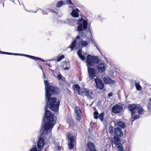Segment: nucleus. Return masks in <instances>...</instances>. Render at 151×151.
Here are the masks:
<instances>
[{
    "instance_id": "1",
    "label": "nucleus",
    "mask_w": 151,
    "mask_h": 151,
    "mask_svg": "<svg viewBox=\"0 0 151 151\" xmlns=\"http://www.w3.org/2000/svg\"><path fill=\"white\" fill-rule=\"evenodd\" d=\"M45 86L46 99L47 101V107L55 112L58 111L60 105V101H57L55 98H50L52 93L57 94L59 91V89L56 87L52 86L49 84L47 81L44 80Z\"/></svg>"
},
{
    "instance_id": "2",
    "label": "nucleus",
    "mask_w": 151,
    "mask_h": 151,
    "mask_svg": "<svg viewBox=\"0 0 151 151\" xmlns=\"http://www.w3.org/2000/svg\"><path fill=\"white\" fill-rule=\"evenodd\" d=\"M45 117L47 121L44 124L45 129L42 132L43 134H47L50 133L52 128L55 124L54 115L47 110V108L45 109Z\"/></svg>"
},
{
    "instance_id": "3",
    "label": "nucleus",
    "mask_w": 151,
    "mask_h": 151,
    "mask_svg": "<svg viewBox=\"0 0 151 151\" xmlns=\"http://www.w3.org/2000/svg\"><path fill=\"white\" fill-rule=\"evenodd\" d=\"M84 34L81 32L76 37V39L70 46L71 51L73 50L74 47L76 49H78L81 47V46L82 47H86L88 44L91 43V36L90 37L88 38L86 41L83 40L81 41V40H83L81 37Z\"/></svg>"
},
{
    "instance_id": "4",
    "label": "nucleus",
    "mask_w": 151,
    "mask_h": 151,
    "mask_svg": "<svg viewBox=\"0 0 151 151\" xmlns=\"http://www.w3.org/2000/svg\"><path fill=\"white\" fill-rule=\"evenodd\" d=\"M73 23H74V24H78L77 29V31L79 32H81L87 28L88 22L86 20H83L82 19H68L63 22V23L64 24L70 25L72 24Z\"/></svg>"
},
{
    "instance_id": "5",
    "label": "nucleus",
    "mask_w": 151,
    "mask_h": 151,
    "mask_svg": "<svg viewBox=\"0 0 151 151\" xmlns=\"http://www.w3.org/2000/svg\"><path fill=\"white\" fill-rule=\"evenodd\" d=\"M86 65L88 67L90 66H94L99 62V60L97 56H92L89 55L86 58Z\"/></svg>"
},
{
    "instance_id": "6",
    "label": "nucleus",
    "mask_w": 151,
    "mask_h": 151,
    "mask_svg": "<svg viewBox=\"0 0 151 151\" xmlns=\"http://www.w3.org/2000/svg\"><path fill=\"white\" fill-rule=\"evenodd\" d=\"M120 139L116 136H114V139H112L111 141V144L113 147V145H115L116 146V147L119 151H122L123 150V147H122Z\"/></svg>"
},
{
    "instance_id": "7",
    "label": "nucleus",
    "mask_w": 151,
    "mask_h": 151,
    "mask_svg": "<svg viewBox=\"0 0 151 151\" xmlns=\"http://www.w3.org/2000/svg\"><path fill=\"white\" fill-rule=\"evenodd\" d=\"M44 144V139L42 138H40L39 139L37 142L38 150H37L36 147H34L31 148L30 151H41V150L43 148Z\"/></svg>"
},
{
    "instance_id": "8",
    "label": "nucleus",
    "mask_w": 151,
    "mask_h": 151,
    "mask_svg": "<svg viewBox=\"0 0 151 151\" xmlns=\"http://www.w3.org/2000/svg\"><path fill=\"white\" fill-rule=\"evenodd\" d=\"M137 104H130L128 106V110L130 111L131 116L133 117V115L137 113Z\"/></svg>"
},
{
    "instance_id": "9",
    "label": "nucleus",
    "mask_w": 151,
    "mask_h": 151,
    "mask_svg": "<svg viewBox=\"0 0 151 151\" xmlns=\"http://www.w3.org/2000/svg\"><path fill=\"white\" fill-rule=\"evenodd\" d=\"M122 110V107L117 104L113 106L112 109V112L114 113H119Z\"/></svg>"
},
{
    "instance_id": "10",
    "label": "nucleus",
    "mask_w": 151,
    "mask_h": 151,
    "mask_svg": "<svg viewBox=\"0 0 151 151\" xmlns=\"http://www.w3.org/2000/svg\"><path fill=\"white\" fill-rule=\"evenodd\" d=\"M97 88L100 89H102L104 87V84L99 79L96 78L94 80Z\"/></svg>"
},
{
    "instance_id": "11",
    "label": "nucleus",
    "mask_w": 151,
    "mask_h": 151,
    "mask_svg": "<svg viewBox=\"0 0 151 151\" xmlns=\"http://www.w3.org/2000/svg\"><path fill=\"white\" fill-rule=\"evenodd\" d=\"M88 71L89 75V78L93 79L95 77V72L94 68L90 67L88 68Z\"/></svg>"
},
{
    "instance_id": "12",
    "label": "nucleus",
    "mask_w": 151,
    "mask_h": 151,
    "mask_svg": "<svg viewBox=\"0 0 151 151\" xmlns=\"http://www.w3.org/2000/svg\"><path fill=\"white\" fill-rule=\"evenodd\" d=\"M15 55H21L22 56H24L25 57H26L27 58H30L34 60H36L37 59L41 61L42 62H44V60L42 59L39 58L38 57H36L29 55H27L26 54H19V53H17V54H15Z\"/></svg>"
},
{
    "instance_id": "13",
    "label": "nucleus",
    "mask_w": 151,
    "mask_h": 151,
    "mask_svg": "<svg viewBox=\"0 0 151 151\" xmlns=\"http://www.w3.org/2000/svg\"><path fill=\"white\" fill-rule=\"evenodd\" d=\"M97 70L100 73H103L105 70L104 64L101 63H99L97 66Z\"/></svg>"
},
{
    "instance_id": "14",
    "label": "nucleus",
    "mask_w": 151,
    "mask_h": 151,
    "mask_svg": "<svg viewBox=\"0 0 151 151\" xmlns=\"http://www.w3.org/2000/svg\"><path fill=\"white\" fill-rule=\"evenodd\" d=\"M75 112L76 114L77 118V120L79 121L80 119L81 118V111L79 107L76 106L75 109Z\"/></svg>"
},
{
    "instance_id": "15",
    "label": "nucleus",
    "mask_w": 151,
    "mask_h": 151,
    "mask_svg": "<svg viewBox=\"0 0 151 151\" xmlns=\"http://www.w3.org/2000/svg\"><path fill=\"white\" fill-rule=\"evenodd\" d=\"M104 80L105 83L107 84H112L115 83L114 80H112L109 76H106L104 77Z\"/></svg>"
},
{
    "instance_id": "16",
    "label": "nucleus",
    "mask_w": 151,
    "mask_h": 151,
    "mask_svg": "<svg viewBox=\"0 0 151 151\" xmlns=\"http://www.w3.org/2000/svg\"><path fill=\"white\" fill-rule=\"evenodd\" d=\"M114 134L117 136L121 137L123 135V133L121 129L119 127L116 128L114 129Z\"/></svg>"
},
{
    "instance_id": "17",
    "label": "nucleus",
    "mask_w": 151,
    "mask_h": 151,
    "mask_svg": "<svg viewBox=\"0 0 151 151\" xmlns=\"http://www.w3.org/2000/svg\"><path fill=\"white\" fill-rule=\"evenodd\" d=\"M137 111L138 114L140 115L144 114L145 112V111L143 109L142 107L139 104H137Z\"/></svg>"
},
{
    "instance_id": "18",
    "label": "nucleus",
    "mask_w": 151,
    "mask_h": 151,
    "mask_svg": "<svg viewBox=\"0 0 151 151\" xmlns=\"http://www.w3.org/2000/svg\"><path fill=\"white\" fill-rule=\"evenodd\" d=\"M72 10L71 13V15L73 17H78L80 12L79 10L77 8L74 9Z\"/></svg>"
},
{
    "instance_id": "19",
    "label": "nucleus",
    "mask_w": 151,
    "mask_h": 151,
    "mask_svg": "<svg viewBox=\"0 0 151 151\" xmlns=\"http://www.w3.org/2000/svg\"><path fill=\"white\" fill-rule=\"evenodd\" d=\"M73 88L74 92L79 95L81 92L80 87L79 85L77 84L73 86Z\"/></svg>"
},
{
    "instance_id": "20",
    "label": "nucleus",
    "mask_w": 151,
    "mask_h": 151,
    "mask_svg": "<svg viewBox=\"0 0 151 151\" xmlns=\"http://www.w3.org/2000/svg\"><path fill=\"white\" fill-rule=\"evenodd\" d=\"M62 67L65 70H69L70 69V64L69 63L67 62H64L61 64Z\"/></svg>"
},
{
    "instance_id": "21",
    "label": "nucleus",
    "mask_w": 151,
    "mask_h": 151,
    "mask_svg": "<svg viewBox=\"0 0 151 151\" xmlns=\"http://www.w3.org/2000/svg\"><path fill=\"white\" fill-rule=\"evenodd\" d=\"M87 92L86 95V96H87L88 98L90 99H92L93 98L92 96V94L93 93V91L92 90L87 89Z\"/></svg>"
},
{
    "instance_id": "22",
    "label": "nucleus",
    "mask_w": 151,
    "mask_h": 151,
    "mask_svg": "<svg viewBox=\"0 0 151 151\" xmlns=\"http://www.w3.org/2000/svg\"><path fill=\"white\" fill-rule=\"evenodd\" d=\"M88 148L91 151H96L95 150V148L93 144L90 142H89L87 143Z\"/></svg>"
},
{
    "instance_id": "23",
    "label": "nucleus",
    "mask_w": 151,
    "mask_h": 151,
    "mask_svg": "<svg viewBox=\"0 0 151 151\" xmlns=\"http://www.w3.org/2000/svg\"><path fill=\"white\" fill-rule=\"evenodd\" d=\"M82 52L83 53V52H82L81 49H79L78 52V55L80 59L83 61L85 60V58L84 56L82 55Z\"/></svg>"
},
{
    "instance_id": "24",
    "label": "nucleus",
    "mask_w": 151,
    "mask_h": 151,
    "mask_svg": "<svg viewBox=\"0 0 151 151\" xmlns=\"http://www.w3.org/2000/svg\"><path fill=\"white\" fill-rule=\"evenodd\" d=\"M87 89L83 88L81 89V92L79 95L83 96H86Z\"/></svg>"
},
{
    "instance_id": "25",
    "label": "nucleus",
    "mask_w": 151,
    "mask_h": 151,
    "mask_svg": "<svg viewBox=\"0 0 151 151\" xmlns=\"http://www.w3.org/2000/svg\"><path fill=\"white\" fill-rule=\"evenodd\" d=\"M132 82L135 83L137 89L138 91H140L141 89V86L139 84V82L136 81H133Z\"/></svg>"
},
{
    "instance_id": "26",
    "label": "nucleus",
    "mask_w": 151,
    "mask_h": 151,
    "mask_svg": "<svg viewBox=\"0 0 151 151\" xmlns=\"http://www.w3.org/2000/svg\"><path fill=\"white\" fill-rule=\"evenodd\" d=\"M57 78L60 82L63 81L65 80V78L59 73L57 75Z\"/></svg>"
},
{
    "instance_id": "27",
    "label": "nucleus",
    "mask_w": 151,
    "mask_h": 151,
    "mask_svg": "<svg viewBox=\"0 0 151 151\" xmlns=\"http://www.w3.org/2000/svg\"><path fill=\"white\" fill-rule=\"evenodd\" d=\"M63 0H62V1H58L56 4V6L59 8L61 7L63 5L65 4V2Z\"/></svg>"
},
{
    "instance_id": "28",
    "label": "nucleus",
    "mask_w": 151,
    "mask_h": 151,
    "mask_svg": "<svg viewBox=\"0 0 151 151\" xmlns=\"http://www.w3.org/2000/svg\"><path fill=\"white\" fill-rule=\"evenodd\" d=\"M66 1L68 4V6L69 7L72 8V9H75L74 5L73 4L72 2L70 0H66Z\"/></svg>"
},
{
    "instance_id": "29",
    "label": "nucleus",
    "mask_w": 151,
    "mask_h": 151,
    "mask_svg": "<svg viewBox=\"0 0 151 151\" xmlns=\"http://www.w3.org/2000/svg\"><path fill=\"white\" fill-rule=\"evenodd\" d=\"M117 124L118 126L121 127L122 128H124L125 127L124 123L122 122L119 121L117 122Z\"/></svg>"
},
{
    "instance_id": "30",
    "label": "nucleus",
    "mask_w": 151,
    "mask_h": 151,
    "mask_svg": "<svg viewBox=\"0 0 151 151\" xmlns=\"http://www.w3.org/2000/svg\"><path fill=\"white\" fill-rule=\"evenodd\" d=\"M67 121L70 125L73 124V119L71 116H69L68 117Z\"/></svg>"
},
{
    "instance_id": "31",
    "label": "nucleus",
    "mask_w": 151,
    "mask_h": 151,
    "mask_svg": "<svg viewBox=\"0 0 151 151\" xmlns=\"http://www.w3.org/2000/svg\"><path fill=\"white\" fill-rule=\"evenodd\" d=\"M104 116V113H101L99 116V118L102 122H103V121Z\"/></svg>"
},
{
    "instance_id": "32",
    "label": "nucleus",
    "mask_w": 151,
    "mask_h": 151,
    "mask_svg": "<svg viewBox=\"0 0 151 151\" xmlns=\"http://www.w3.org/2000/svg\"><path fill=\"white\" fill-rule=\"evenodd\" d=\"M65 58V56L64 55H62L60 56V55L58 56L57 57V62H59L61 61V60Z\"/></svg>"
},
{
    "instance_id": "33",
    "label": "nucleus",
    "mask_w": 151,
    "mask_h": 151,
    "mask_svg": "<svg viewBox=\"0 0 151 151\" xmlns=\"http://www.w3.org/2000/svg\"><path fill=\"white\" fill-rule=\"evenodd\" d=\"M68 139L70 140V142H73L74 140V137L71 134H69L68 135Z\"/></svg>"
},
{
    "instance_id": "34",
    "label": "nucleus",
    "mask_w": 151,
    "mask_h": 151,
    "mask_svg": "<svg viewBox=\"0 0 151 151\" xmlns=\"http://www.w3.org/2000/svg\"><path fill=\"white\" fill-rule=\"evenodd\" d=\"M99 113L95 111L93 113L94 118L95 119H97L98 118Z\"/></svg>"
},
{
    "instance_id": "35",
    "label": "nucleus",
    "mask_w": 151,
    "mask_h": 151,
    "mask_svg": "<svg viewBox=\"0 0 151 151\" xmlns=\"http://www.w3.org/2000/svg\"><path fill=\"white\" fill-rule=\"evenodd\" d=\"M73 142H70V143L68 144V147L69 149H71L73 148Z\"/></svg>"
},
{
    "instance_id": "36",
    "label": "nucleus",
    "mask_w": 151,
    "mask_h": 151,
    "mask_svg": "<svg viewBox=\"0 0 151 151\" xmlns=\"http://www.w3.org/2000/svg\"><path fill=\"white\" fill-rule=\"evenodd\" d=\"M133 117H132V118H133V121H134L135 120L138 119L139 117V116L138 115H136L134 116V115H133Z\"/></svg>"
},
{
    "instance_id": "37",
    "label": "nucleus",
    "mask_w": 151,
    "mask_h": 151,
    "mask_svg": "<svg viewBox=\"0 0 151 151\" xmlns=\"http://www.w3.org/2000/svg\"><path fill=\"white\" fill-rule=\"evenodd\" d=\"M147 106L148 110L151 111V103H148Z\"/></svg>"
},
{
    "instance_id": "38",
    "label": "nucleus",
    "mask_w": 151,
    "mask_h": 151,
    "mask_svg": "<svg viewBox=\"0 0 151 151\" xmlns=\"http://www.w3.org/2000/svg\"><path fill=\"white\" fill-rule=\"evenodd\" d=\"M44 61L43 62H45V63H44V65H47L49 66V69L50 70H52L50 69V68H51V66L50 65H49L48 64L47 62V61H45V60H44Z\"/></svg>"
},
{
    "instance_id": "39",
    "label": "nucleus",
    "mask_w": 151,
    "mask_h": 151,
    "mask_svg": "<svg viewBox=\"0 0 151 151\" xmlns=\"http://www.w3.org/2000/svg\"><path fill=\"white\" fill-rule=\"evenodd\" d=\"M59 144L58 143H56L55 145H56V148H57L58 147V150H60L61 149V147L60 146L58 145Z\"/></svg>"
},
{
    "instance_id": "40",
    "label": "nucleus",
    "mask_w": 151,
    "mask_h": 151,
    "mask_svg": "<svg viewBox=\"0 0 151 151\" xmlns=\"http://www.w3.org/2000/svg\"><path fill=\"white\" fill-rule=\"evenodd\" d=\"M16 54L15 53H10V52H5V54H8V55H15V54Z\"/></svg>"
},
{
    "instance_id": "41",
    "label": "nucleus",
    "mask_w": 151,
    "mask_h": 151,
    "mask_svg": "<svg viewBox=\"0 0 151 151\" xmlns=\"http://www.w3.org/2000/svg\"><path fill=\"white\" fill-rule=\"evenodd\" d=\"M38 64L39 65V67L40 68V69H41V70H42L43 73V70H42V67L41 65H40V64H39V63H38Z\"/></svg>"
},
{
    "instance_id": "42",
    "label": "nucleus",
    "mask_w": 151,
    "mask_h": 151,
    "mask_svg": "<svg viewBox=\"0 0 151 151\" xmlns=\"http://www.w3.org/2000/svg\"><path fill=\"white\" fill-rule=\"evenodd\" d=\"M113 94L111 93H110L108 94V96L109 97H111L112 96Z\"/></svg>"
},
{
    "instance_id": "43",
    "label": "nucleus",
    "mask_w": 151,
    "mask_h": 151,
    "mask_svg": "<svg viewBox=\"0 0 151 151\" xmlns=\"http://www.w3.org/2000/svg\"><path fill=\"white\" fill-rule=\"evenodd\" d=\"M6 52H3L2 51H0V53L2 54H5Z\"/></svg>"
},
{
    "instance_id": "44",
    "label": "nucleus",
    "mask_w": 151,
    "mask_h": 151,
    "mask_svg": "<svg viewBox=\"0 0 151 151\" xmlns=\"http://www.w3.org/2000/svg\"><path fill=\"white\" fill-rule=\"evenodd\" d=\"M92 42V45H94V46H96V44H95V43L94 42H93V41H92L91 40Z\"/></svg>"
},
{
    "instance_id": "45",
    "label": "nucleus",
    "mask_w": 151,
    "mask_h": 151,
    "mask_svg": "<svg viewBox=\"0 0 151 151\" xmlns=\"http://www.w3.org/2000/svg\"><path fill=\"white\" fill-rule=\"evenodd\" d=\"M149 102L148 103H151V97L149 99Z\"/></svg>"
},
{
    "instance_id": "46",
    "label": "nucleus",
    "mask_w": 151,
    "mask_h": 151,
    "mask_svg": "<svg viewBox=\"0 0 151 151\" xmlns=\"http://www.w3.org/2000/svg\"><path fill=\"white\" fill-rule=\"evenodd\" d=\"M42 13L44 14H47V13H45V12H44L43 11H42Z\"/></svg>"
},
{
    "instance_id": "47",
    "label": "nucleus",
    "mask_w": 151,
    "mask_h": 151,
    "mask_svg": "<svg viewBox=\"0 0 151 151\" xmlns=\"http://www.w3.org/2000/svg\"><path fill=\"white\" fill-rule=\"evenodd\" d=\"M109 132H110V133H112L113 132V131L112 130H110L109 131Z\"/></svg>"
},
{
    "instance_id": "48",
    "label": "nucleus",
    "mask_w": 151,
    "mask_h": 151,
    "mask_svg": "<svg viewBox=\"0 0 151 151\" xmlns=\"http://www.w3.org/2000/svg\"><path fill=\"white\" fill-rule=\"evenodd\" d=\"M36 11H35V12H33L34 13H36Z\"/></svg>"
},
{
    "instance_id": "49",
    "label": "nucleus",
    "mask_w": 151,
    "mask_h": 151,
    "mask_svg": "<svg viewBox=\"0 0 151 151\" xmlns=\"http://www.w3.org/2000/svg\"><path fill=\"white\" fill-rule=\"evenodd\" d=\"M105 151H108L107 150H106Z\"/></svg>"
}]
</instances>
